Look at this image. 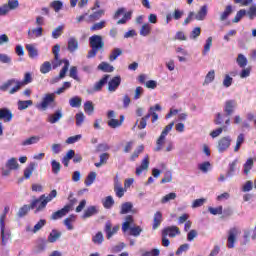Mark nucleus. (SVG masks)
I'll use <instances>...</instances> for the list:
<instances>
[{
    "label": "nucleus",
    "mask_w": 256,
    "mask_h": 256,
    "mask_svg": "<svg viewBox=\"0 0 256 256\" xmlns=\"http://www.w3.org/2000/svg\"><path fill=\"white\" fill-rule=\"evenodd\" d=\"M39 136H32L24 141H22L21 145L23 147H27V145H35V143H39Z\"/></svg>",
    "instance_id": "nucleus-44"
},
{
    "label": "nucleus",
    "mask_w": 256,
    "mask_h": 256,
    "mask_svg": "<svg viewBox=\"0 0 256 256\" xmlns=\"http://www.w3.org/2000/svg\"><path fill=\"white\" fill-rule=\"evenodd\" d=\"M69 212V207L64 206L62 209L52 213L51 219L52 221H57V219H63V217H65V215H67Z\"/></svg>",
    "instance_id": "nucleus-20"
},
{
    "label": "nucleus",
    "mask_w": 256,
    "mask_h": 256,
    "mask_svg": "<svg viewBox=\"0 0 256 256\" xmlns=\"http://www.w3.org/2000/svg\"><path fill=\"white\" fill-rule=\"evenodd\" d=\"M57 197V190H52L47 196L45 194H42L38 199H34L35 201H38V207L35 210V213H39L47 207V203H51L52 199H55Z\"/></svg>",
    "instance_id": "nucleus-4"
},
{
    "label": "nucleus",
    "mask_w": 256,
    "mask_h": 256,
    "mask_svg": "<svg viewBox=\"0 0 256 256\" xmlns=\"http://www.w3.org/2000/svg\"><path fill=\"white\" fill-rule=\"evenodd\" d=\"M177 235H181V230L177 226H168L162 230V237L175 238Z\"/></svg>",
    "instance_id": "nucleus-12"
},
{
    "label": "nucleus",
    "mask_w": 256,
    "mask_h": 256,
    "mask_svg": "<svg viewBox=\"0 0 256 256\" xmlns=\"http://www.w3.org/2000/svg\"><path fill=\"white\" fill-rule=\"evenodd\" d=\"M61 119H63V110L58 109L55 111V113L50 114L48 116V123H51V125H55V123H59V121H61Z\"/></svg>",
    "instance_id": "nucleus-16"
},
{
    "label": "nucleus",
    "mask_w": 256,
    "mask_h": 256,
    "mask_svg": "<svg viewBox=\"0 0 256 256\" xmlns=\"http://www.w3.org/2000/svg\"><path fill=\"white\" fill-rule=\"evenodd\" d=\"M69 77H71V79H74V81H81V78H79V75L77 74V66H72L70 68Z\"/></svg>",
    "instance_id": "nucleus-60"
},
{
    "label": "nucleus",
    "mask_w": 256,
    "mask_h": 256,
    "mask_svg": "<svg viewBox=\"0 0 256 256\" xmlns=\"http://www.w3.org/2000/svg\"><path fill=\"white\" fill-rule=\"evenodd\" d=\"M0 121L11 123L13 121V112L9 108H0Z\"/></svg>",
    "instance_id": "nucleus-13"
},
{
    "label": "nucleus",
    "mask_w": 256,
    "mask_h": 256,
    "mask_svg": "<svg viewBox=\"0 0 256 256\" xmlns=\"http://www.w3.org/2000/svg\"><path fill=\"white\" fill-rule=\"evenodd\" d=\"M89 45L91 50L88 51L87 59H93L97 57L99 51L105 49V42L103 41V36L101 35H92L89 38Z\"/></svg>",
    "instance_id": "nucleus-2"
},
{
    "label": "nucleus",
    "mask_w": 256,
    "mask_h": 256,
    "mask_svg": "<svg viewBox=\"0 0 256 256\" xmlns=\"http://www.w3.org/2000/svg\"><path fill=\"white\" fill-rule=\"evenodd\" d=\"M111 75L105 74L98 82L94 84L93 91H101L107 85Z\"/></svg>",
    "instance_id": "nucleus-18"
},
{
    "label": "nucleus",
    "mask_w": 256,
    "mask_h": 256,
    "mask_svg": "<svg viewBox=\"0 0 256 256\" xmlns=\"http://www.w3.org/2000/svg\"><path fill=\"white\" fill-rule=\"evenodd\" d=\"M174 125L175 122H171L164 128V130L161 132L159 138L156 141L157 146L154 149V151H161V149H163V145L165 144V138L167 137V135H169V132L171 131V129H173Z\"/></svg>",
    "instance_id": "nucleus-5"
},
{
    "label": "nucleus",
    "mask_w": 256,
    "mask_h": 256,
    "mask_svg": "<svg viewBox=\"0 0 256 256\" xmlns=\"http://www.w3.org/2000/svg\"><path fill=\"white\" fill-rule=\"evenodd\" d=\"M233 13V6L227 5L225 10L220 15V21H227L229 19V15Z\"/></svg>",
    "instance_id": "nucleus-32"
},
{
    "label": "nucleus",
    "mask_w": 256,
    "mask_h": 256,
    "mask_svg": "<svg viewBox=\"0 0 256 256\" xmlns=\"http://www.w3.org/2000/svg\"><path fill=\"white\" fill-rule=\"evenodd\" d=\"M78 7L79 9H85L89 5V0H70V7Z\"/></svg>",
    "instance_id": "nucleus-29"
},
{
    "label": "nucleus",
    "mask_w": 256,
    "mask_h": 256,
    "mask_svg": "<svg viewBox=\"0 0 256 256\" xmlns=\"http://www.w3.org/2000/svg\"><path fill=\"white\" fill-rule=\"evenodd\" d=\"M84 111L87 115H93V111H95V106H93V102L86 101L84 103Z\"/></svg>",
    "instance_id": "nucleus-51"
},
{
    "label": "nucleus",
    "mask_w": 256,
    "mask_h": 256,
    "mask_svg": "<svg viewBox=\"0 0 256 256\" xmlns=\"http://www.w3.org/2000/svg\"><path fill=\"white\" fill-rule=\"evenodd\" d=\"M37 169V163L31 162L25 169H24V175L23 178H21L19 181H23L24 179H31L33 176V171Z\"/></svg>",
    "instance_id": "nucleus-17"
},
{
    "label": "nucleus",
    "mask_w": 256,
    "mask_h": 256,
    "mask_svg": "<svg viewBox=\"0 0 256 256\" xmlns=\"http://www.w3.org/2000/svg\"><path fill=\"white\" fill-rule=\"evenodd\" d=\"M45 225H47V220L45 219H40L34 226V228L32 229L33 233H37L38 231H41V229H43V227H45Z\"/></svg>",
    "instance_id": "nucleus-53"
},
{
    "label": "nucleus",
    "mask_w": 256,
    "mask_h": 256,
    "mask_svg": "<svg viewBox=\"0 0 256 256\" xmlns=\"http://www.w3.org/2000/svg\"><path fill=\"white\" fill-rule=\"evenodd\" d=\"M114 192L116 193V197L119 199L125 195V188L121 186V183L117 177L114 179Z\"/></svg>",
    "instance_id": "nucleus-21"
},
{
    "label": "nucleus",
    "mask_w": 256,
    "mask_h": 256,
    "mask_svg": "<svg viewBox=\"0 0 256 256\" xmlns=\"http://www.w3.org/2000/svg\"><path fill=\"white\" fill-rule=\"evenodd\" d=\"M37 207H39V200H33L30 205H23L19 209L17 215L20 218L25 217V215H27V213H29V211H31V209H37Z\"/></svg>",
    "instance_id": "nucleus-10"
},
{
    "label": "nucleus",
    "mask_w": 256,
    "mask_h": 256,
    "mask_svg": "<svg viewBox=\"0 0 256 256\" xmlns=\"http://www.w3.org/2000/svg\"><path fill=\"white\" fill-rule=\"evenodd\" d=\"M215 81V70H210L205 76L204 85H209Z\"/></svg>",
    "instance_id": "nucleus-54"
},
{
    "label": "nucleus",
    "mask_w": 256,
    "mask_h": 256,
    "mask_svg": "<svg viewBox=\"0 0 256 256\" xmlns=\"http://www.w3.org/2000/svg\"><path fill=\"white\" fill-rule=\"evenodd\" d=\"M147 169H149V155H146L142 160L141 165L136 168V175H141V173L147 171Z\"/></svg>",
    "instance_id": "nucleus-25"
},
{
    "label": "nucleus",
    "mask_w": 256,
    "mask_h": 256,
    "mask_svg": "<svg viewBox=\"0 0 256 256\" xmlns=\"http://www.w3.org/2000/svg\"><path fill=\"white\" fill-rule=\"evenodd\" d=\"M241 79H247L251 75V66L243 68L239 73Z\"/></svg>",
    "instance_id": "nucleus-64"
},
{
    "label": "nucleus",
    "mask_w": 256,
    "mask_h": 256,
    "mask_svg": "<svg viewBox=\"0 0 256 256\" xmlns=\"http://www.w3.org/2000/svg\"><path fill=\"white\" fill-rule=\"evenodd\" d=\"M119 85H121V77L115 76L111 81L108 82V91H117Z\"/></svg>",
    "instance_id": "nucleus-24"
},
{
    "label": "nucleus",
    "mask_w": 256,
    "mask_h": 256,
    "mask_svg": "<svg viewBox=\"0 0 256 256\" xmlns=\"http://www.w3.org/2000/svg\"><path fill=\"white\" fill-rule=\"evenodd\" d=\"M235 107H237V101L235 100H227L224 105V112L226 114L227 119L233 115L235 111Z\"/></svg>",
    "instance_id": "nucleus-14"
},
{
    "label": "nucleus",
    "mask_w": 256,
    "mask_h": 256,
    "mask_svg": "<svg viewBox=\"0 0 256 256\" xmlns=\"http://www.w3.org/2000/svg\"><path fill=\"white\" fill-rule=\"evenodd\" d=\"M67 49H68L69 53H75V51H77V49H79V40H77V38H75V37H70L68 39Z\"/></svg>",
    "instance_id": "nucleus-23"
},
{
    "label": "nucleus",
    "mask_w": 256,
    "mask_h": 256,
    "mask_svg": "<svg viewBox=\"0 0 256 256\" xmlns=\"http://www.w3.org/2000/svg\"><path fill=\"white\" fill-rule=\"evenodd\" d=\"M105 241V237H103V232L99 231L92 237V242L94 245H101Z\"/></svg>",
    "instance_id": "nucleus-38"
},
{
    "label": "nucleus",
    "mask_w": 256,
    "mask_h": 256,
    "mask_svg": "<svg viewBox=\"0 0 256 256\" xmlns=\"http://www.w3.org/2000/svg\"><path fill=\"white\" fill-rule=\"evenodd\" d=\"M15 83V79L7 80L3 85L0 86V91H8L9 87H12V85H15Z\"/></svg>",
    "instance_id": "nucleus-61"
},
{
    "label": "nucleus",
    "mask_w": 256,
    "mask_h": 256,
    "mask_svg": "<svg viewBox=\"0 0 256 256\" xmlns=\"http://www.w3.org/2000/svg\"><path fill=\"white\" fill-rule=\"evenodd\" d=\"M205 17H207V6L204 5L200 8L198 13L195 15V19L197 21H203V19H205Z\"/></svg>",
    "instance_id": "nucleus-39"
},
{
    "label": "nucleus",
    "mask_w": 256,
    "mask_h": 256,
    "mask_svg": "<svg viewBox=\"0 0 256 256\" xmlns=\"http://www.w3.org/2000/svg\"><path fill=\"white\" fill-rule=\"evenodd\" d=\"M140 35L142 37H148V35H151V24L149 23L143 24L140 29Z\"/></svg>",
    "instance_id": "nucleus-40"
},
{
    "label": "nucleus",
    "mask_w": 256,
    "mask_h": 256,
    "mask_svg": "<svg viewBox=\"0 0 256 256\" xmlns=\"http://www.w3.org/2000/svg\"><path fill=\"white\" fill-rule=\"evenodd\" d=\"M247 15V10L241 9L236 13V16L233 18L232 23H239L243 17Z\"/></svg>",
    "instance_id": "nucleus-55"
},
{
    "label": "nucleus",
    "mask_w": 256,
    "mask_h": 256,
    "mask_svg": "<svg viewBox=\"0 0 256 256\" xmlns=\"http://www.w3.org/2000/svg\"><path fill=\"white\" fill-rule=\"evenodd\" d=\"M82 99L79 96H74L69 100L70 107L79 108L81 107Z\"/></svg>",
    "instance_id": "nucleus-43"
},
{
    "label": "nucleus",
    "mask_w": 256,
    "mask_h": 256,
    "mask_svg": "<svg viewBox=\"0 0 256 256\" xmlns=\"http://www.w3.org/2000/svg\"><path fill=\"white\" fill-rule=\"evenodd\" d=\"M99 213V209L96 206H89L83 213L82 219H89V217H93V215H97Z\"/></svg>",
    "instance_id": "nucleus-28"
},
{
    "label": "nucleus",
    "mask_w": 256,
    "mask_h": 256,
    "mask_svg": "<svg viewBox=\"0 0 256 256\" xmlns=\"http://www.w3.org/2000/svg\"><path fill=\"white\" fill-rule=\"evenodd\" d=\"M69 203L66 204L64 207H68V211H73V207L77 203V198L73 197V193L71 192L68 196Z\"/></svg>",
    "instance_id": "nucleus-47"
},
{
    "label": "nucleus",
    "mask_w": 256,
    "mask_h": 256,
    "mask_svg": "<svg viewBox=\"0 0 256 256\" xmlns=\"http://www.w3.org/2000/svg\"><path fill=\"white\" fill-rule=\"evenodd\" d=\"M235 167H237V160H234L232 163L229 164V169L226 177H233V175L235 174Z\"/></svg>",
    "instance_id": "nucleus-62"
},
{
    "label": "nucleus",
    "mask_w": 256,
    "mask_h": 256,
    "mask_svg": "<svg viewBox=\"0 0 256 256\" xmlns=\"http://www.w3.org/2000/svg\"><path fill=\"white\" fill-rule=\"evenodd\" d=\"M119 225L113 227L111 221H107L104 227V232L106 233V239H111L113 235H117L119 233Z\"/></svg>",
    "instance_id": "nucleus-11"
},
{
    "label": "nucleus",
    "mask_w": 256,
    "mask_h": 256,
    "mask_svg": "<svg viewBox=\"0 0 256 256\" xmlns=\"http://www.w3.org/2000/svg\"><path fill=\"white\" fill-rule=\"evenodd\" d=\"M151 114H147L141 118L140 124L138 125V129H145L147 127V121H149Z\"/></svg>",
    "instance_id": "nucleus-63"
},
{
    "label": "nucleus",
    "mask_w": 256,
    "mask_h": 256,
    "mask_svg": "<svg viewBox=\"0 0 256 256\" xmlns=\"http://www.w3.org/2000/svg\"><path fill=\"white\" fill-rule=\"evenodd\" d=\"M198 169L199 171H202V173H209V170L211 169V162L205 161L198 164Z\"/></svg>",
    "instance_id": "nucleus-50"
},
{
    "label": "nucleus",
    "mask_w": 256,
    "mask_h": 256,
    "mask_svg": "<svg viewBox=\"0 0 256 256\" xmlns=\"http://www.w3.org/2000/svg\"><path fill=\"white\" fill-rule=\"evenodd\" d=\"M0 231H1V239H2V245L5 246L7 245V241H9V239H11V233L6 232L5 233V223H0Z\"/></svg>",
    "instance_id": "nucleus-27"
},
{
    "label": "nucleus",
    "mask_w": 256,
    "mask_h": 256,
    "mask_svg": "<svg viewBox=\"0 0 256 256\" xmlns=\"http://www.w3.org/2000/svg\"><path fill=\"white\" fill-rule=\"evenodd\" d=\"M134 222L135 220L131 215L126 216L125 222L122 224V231L123 233H127V231H130V235H132V237H139V235H141V233L143 232V229L141 228V226L131 227Z\"/></svg>",
    "instance_id": "nucleus-3"
},
{
    "label": "nucleus",
    "mask_w": 256,
    "mask_h": 256,
    "mask_svg": "<svg viewBox=\"0 0 256 256\" xmlns=\"http://www.w3.org/2000/svg\"><path fill=\"white\" fill-rule=\"evenodd\" d=\"M43 37V27L33 28L28 30V38L37 39Z\"/></svg>",
    "instance_id": "nucleus-26"
},
{
    "label": "nucleus",
    "mask_w": 256,
    "mask_h": 256,
    "mask_svg": "<svg viewBox=\"0 0 256 256\" xmlns=\"http://www.w3.org/2000/svg\"><path fill=\"white\" fill-rule=\"evenodd\" d=\"M115 205V200H113V196H107L103 201L104 209H111Z\"/></svg>",
    "instance_id": "nucleus-52"
},
{
    "label": "nucleus",
    "mask_w": 256,
    "mask_h": 256,
    "mask_svg": "<svg viewBox=\"0 0 256 256\" xmlns=\"http://www.w3.org/2000/svg\"><path fill=\"white\" fill-rule=\"evenodd\" d=\"M7 169L9 171H17L19 169V163L17 162V158H11L6 163Z\"/></svg>",
    "instance_id": "nucleus-30"
},
{
    "label": "nucleus",
    "mask_w": 256,
    "mask_h": 256,
    "mask_svg": "<svg viewBox=\"0 0 256 256\" xmlns=\"http://www.w3.org/2000/svg\"><path fill=\"white\" fill-rule=\"evenodd\" d=\"M95 179H97V173L96 172H90L87 175V177H86V179L84 181L86 187H90V185H93Z\"/></svg>",
    "instance_id": "nucleus-42"
},
{
    "label": "nucleus",
    "mask_w": 256,
    "mask_h": 256,
    "mask_svg": "<svg viewBox=\"0 0 256 256\" xmlns=\"http://www.w3.org/2000/svg\"><path fill=\"white\" fill-rule=\"evenodd\" d=\"M106 25H107V21L102 20L100 22L94 23L91 26L90 31H101V29H105Z\"/></svg>",
    "instance_id": "nucleus-46"
},
{
    "label": "nucleus",
    "mask_w": 256,
    "mask_h": 256,
    "mask_svg": "<svg viewBox=\"0 0 256 256\" xmlns=\"http://www.w3.org/2000/svg\"><path fill=\"white\" fill-rule=\"evenodd\" d=\"M103 15H105V10L103 9L97 10L88 16V19H86V22L95 23V21H99V19H101Z\"/></svg>",
    "instance_id": "nucleus-19"
},
{
    "label": "nucleus",
    "mask_w": 256,
    "mask_h": 256,
    "mask_svg": "<svg viewBox=\"0 0 256 256\" xmlns=\"http://www.w3.org/2000/svg\"><path fill=\"white\" fill-rule=\"evenodd\" d=\"M51 167H52V173L54 175H59V173L61 171V163L58 162L57 160H52Z\"/></svg>",
    "instance_id": "nucleus-48"
},
{
    "label": "nucleus",
    "mask_w": 256,
    "mask_h": 256,
    "mask_svg": "<svg viewBox=\"0 0 256 256\" xmlns=\"http://www.w3.org/2000/svg\"><path fill=\"white\" fill-rule=\"evenodd\" d=\"M229 125H231V118H227L225 120V125H223L222 127L217 128L216 130H213L210 133V136L212 137V139H215V138L219 137V135H221V133H223V131H228Z\"/></svg>",
    "instance_id": "nucleus-15"
},
{
    "label": "nucleus",
    "mask_w": 256,
    "mask_h": 256,
    "mask_svg": "<svg viewBox=\"0 0 256 256\" xmlns=\"http://www.w3.org/2000/svg\"><path fill=\"white\" fill-rule=\"evenodd\" d=\"M49 71H51V62L46 61L40 66V73L46 75Z\"/></svg>",
    "instance_id": "nucleus-59"
},
{
    "label": "nucleus",
    "mask_w": 256,
    "mask_h": 256,
    "mask_svg": "<svg viewBox=\"0 0 256 256\" xmlns=\"http://www.w3.org/2000/svg\"><path fill=\"white\" fill-rule=\"evenodd\" d=\"M233 139L231 136H224L218 140L217 149L220 153H225L229 147H231Z\"/></svg>",
    "instance_id": "nucleus-9"
},
{
    "label": "nucleus",
    "mask_w": 256,
    "mask_h": 256,
    "mask_svg": "<svg viewBox=\"0 0 256 256\" xmlns=\"http://www.w3.org/2000/svg\"><path fill=\"white\" fill-rule=\"evenodd\" d=\"M120 55H123V50L121 48H114L109 55V61L113 62L117 60V57H120Z\"/></svg>",
    "instance_id": "nucleus-41"
},
{
    "label": "nucleus",
    "mask_w": 256,
    "mask_h": 256,
    "mask_svg": "<svg viewBox=\"0 0 256 256\" xmlns=\"http://www.w3.org/2000/svg\"><path fill=\"white\" fill-rule=\"evenodd\" d=\"M133 209V203L125 202L121 205L120 215H127Z\"/></svg>",
    "instance_id": "nucleus-36"
},
{
    "label": "nucleus",
    "mask_w": 256,
    "mask_h": 256,
    "mask_svg": "<svg viewBox=\"0 0 256 256\" xmlns=\"http://www.w3.org/2000/svg\"><path fill=\"white\" fill-rule=\"evenodd\" d=\"M98 69L104 73H113L115 68L107 62H102L98 65Z\"/></svg>",
    "instance_id": "nucleus-34"
},
{
    "label": "nucleus",
    "mask_w": 256,
    "mask_h": 256,
    "mask_svg": "<svg viewBox=\"0 0 256 256\" xmlns=\"http://www.w3.org/2000/svg\"><path fill=\"white\" fill-rule=\"evenodd\" d=\"M31 105H33V100H19L18 110L25 111V109H28V107H31Z\"/></svg>",
    "instance_id": "nucleus-35"
},
{
    "label": "nucleus",
    "mask_w": 256,
    "mask_h": 256,
    "mask_svg": "<svg viewBox=\"0 0 256 256\" xmlns=\"http://www.w3.org/2000/svg\"><path fill=\"white\" fill-rule=\"evenodd\" d=\"M143 151H145V146L143 145L138 146L137 149H135L132 155L130 156V161H135L136 159H138L139 154L143 153Z\"/></svg>",
    "instance_id": "nucleus-45"
},
{
    "label": "nucleus",
    "mask_w": 256,
    "mask_h": 256,
    "mask_svg": "<svg viewBox=\"0 0 256 256\" xmlns=\"http://www.w3.org/2000/svg\"><path fill=\"white\" fill-rule=\"evenodd\" d=\"M59 51H61V46L59 44L54 45L52 48V53L54 55V60L52 61V67L53 69H57V67H61V65H63L64 63V66L59 73V78L64 79V77L67 75V71H69V60L67 59L61 60L59 58Z\"/></svg>",
    "instance_id": "nucleus-1"
},
{
    "label": "nucleus",
    "mask_w": 256,
    "mask_h": 256,
    "mask_svg": "<svg viewBox=\"0 0 256 256\" xmlns=\"http://www.w3.org/2000/svg\"><path fill=\"white\" fill-rule=\"evenodd\" d=\"M121 15H124L123 18L117 21V25H125L127 21L131 20V17L133 15V12H126L125 13V8H119L115 14H114V19H119Z\"/></svg>",
    "instance_id": "nucleus-7"
},
{
    "label": "nucleus",
    "mask_w": 256,
    "mask_h": 256,
    "mask_svg": "<svg viewBox=\"0 0 256 256\" xmlns=\"http://www.w3.org/2000/svg\"><path fill=\"white\" fill-rule=\"evenodd\" d=\"M212 46H213V37H208L204 45V50L202 52V55H207L209 51H211Z\"/></svg>",
    "instance_id": "nucleus-49"
},
{
    "label": "nucleus",
    "mask_w": 256,
    "mask_h": 256,
    "mask_svg": "<svg viewBox=\"0 0 256 256\" xmlns=\"http://www.w3.org/2000/svg\"><path fill=\"white\" fill-rule=\"evenodd\" d=\"M26 49L28 51V55L30 59H35L39 55V51L36 50L35 46L33 44H27Z\"/></svg>",
    "instance_id": "nucleus-37"
},
{
    "label": "nucleus",
    "mask_w": 256,
    "mask_h": 256,
    "mask_svg": "<svg viewBox=\"0 0 256 256\" xmlns=\"http://www.w3.org/2000/svg\"><path fill=\"white\" fill-rule=\"evenodd\" d=\"M161 223H163V213H161V211H157L154 214L152 229L154 231L156 229H159V227L161 226Z\"/></svg>",
    "instance_id": "nucleus-22"
},
{
    "label": "nucleus",
    "mask_w": 256,
    "mask_h": 256,
    "mask_svg": "<svg viewBox=\"0 0 256 256\" xmlns=\"http://www.w3.org/2000/svg\"><path fill=\"white\" fill-rule=\"evenodd\" d=\"M55 103V93H48L46 94L42 102L37 105L38 109H42V111H47L50 105H53Z\"/></svg>",
    "instance_id": "nucleus-8"
},
{
    "label": "nucleus",
    "mask_w": 256,
    "mask_h": 256,
    "mask_svg": "<svg viewBox=\"0 0 256 256\" xmlns=\"http://www.w3.org/2000/svg\"><path fill=\"white\" fill-rule=\"evenodd\" d=\"M50 7H52V9H54L56 13H59V11L63 9V2L59 0H55L50 4Z\"/></svg>",
    "instance_id": "nucleus-58"
},
{
    "label": "nucleus",
    "mask_w": 256,
    "mask_h": 256,
    "mask_svg": "<svg viewBox=\"0 0 256 256\" xmlns=\"http://www.w3.org/2000/svg\"><path fill=\"white\" fill-rule=\"evenodd\" d=\"M241 233V230L237 227H232L228 230L227 247L228 249H234L235 243H237V237Z\"/></svg>",
    "instance_id": "nucleus-6"
},
{
    "label": "nucleus",
    "mask_w": 256,
    "mask_h": 256,
    "mask_svg": "<svg viewBox=\"0 0 256 256\" xmlns=\"http://www.w3.org/2000/svg\"><path fill=\"white\" fill-rule=\"evenodd\" d=\"M73 221H75V215H70L64 220V225L67 227L68 231H73Z\"/></svg>",
    "instance_id": "nucleus-56"
},
{
    "label": "nucleus",
    "mask_w": 256,
    "mask_h": 256,
    "mask_svg": "<svg viewBox=\"0 0 256 256\" xmlns=\"http://www.w3.org/2000/svg\"><path fill=\"white\" fill-rule=\"evenodd\" d=\"M237 65L240 67V69H245L247 67V57L243 54H238L237 59H236Z\"/></svg>",
    "instance_id": "nucleus-33"
},
{
    "label": "nucleus",
    "mask_w": 256,
    "mask_h": 256,
    "mask_svg": "<svg viewBox=\"0 0 256 256\" xmlns=\"http://www.w3.org/2000/svg\"><path fill=\"white\" fill-rule=\"evenodd\" d=\"M60 238H61V232H59L56 229H53L48 236V243H55Z\"/></svg>",
    "instance_id": "nucleus-31"
},
{
    "label": "nucleus",
    "mask_w": 256,
    "mask_h": 256,
    "mask_svg": "<svg viewBox=\"0 0 256 256\" xmlns=\"http://www.w3.org/2000/svg\"><path fill=\"white\" fill-rule=\"evenodd\" d=\"M253 165H254L253 158H249L245 162V164H244V173H245V175H249V171H251V169H253Z\"/></svg>",
    "instance_id": "nucleus-57"
}]
</instances>
